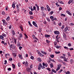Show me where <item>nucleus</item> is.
Returning <instances> with one entry per match:
<instances>
[{
    "instance_id": "f257e3e1",
    "label": "nucleus",
    "mask_w": 74,
    "mask_h": 74,
    "mask_svg": "<svg viewBox=\"0 0 74 74\" xmlns=\"http://www.w3.org/2000/svg\"><path fill=\"white\" fill-rule=\"evenodd\" d=\"M41 67H42V64H39V65H38V70H40L41 69Z\"/></svg>"
},
{
    "instance_id": "f03ea898",
    "label": "nucleus",
    "mask_w": 74,
    "mask_h": 74,
    "mask_svg": "<svg viewBox=\"0 0 74 74\" xmlns=\"http://www.w3.org/2000/svg\"><path fill=\"white\" fill-rule=\"evenodd\" d=\"M32 23H33V25H34V26H35V27H38L37 26V24H36V22H35V21H33Z\"/></svg>"
},
{
    "instance_id": "7ed1b4c3",
    "label": "nucleus",
    "mask_w": 74,
    "mask_h": 74,
    "mask_svg": "<svg viewBox=\"0 0 74 74\" xmlns=\"http://www.w3.org/2000/svg\"><path fill=\"white\" fill-rule=\"evenodd\" d=\"M46 6H47V7L48 10V11H51V9H50V8H49V6L48 5H47Z\"/></svg>"
},
{
    "instance_id": "20e7f679",
    "label": "nucleus",
    "mask_w": 74,
    "mask_h": 74,
    "mask_svg": "<svg viewBox=\"0 0 74 74\" xmlns=\"http://www.w3.org/2000/svg\"><path fill=\"white\" fill-rule=\"evenodd\" d=\"M16 7L17 9V12H19V5H16Z\"/></svg>"
},
{
    "instance_id": "39448f33",
    "label": "nucleus",
    "mask_w": 74,
    "mask_h": 74,
    "mask_svg": "<svg viewBox=\"0 0 74 74\" xmlns=\"http://www.w3.org/2000/svg\"><path fill=\"white\" fill-rule=\"evenodd\" d=\"M60 33L58 31H54V34H59Z\"/></svg>"
},
{
    "instance_id": "423d86ee",
    "label": "nucleus",
    "mask_w": 74,
    "mask_h": 74,
    "mask_svg": "<svg viewBox=\"0 0 74 74\" xmlns=\"http://www.w3.org/2000/svg\"><path fill=\"white\" fill-rule=\"evenodd\" d=\"M66 13H67V14H69V15H70L71 16V15H72L71 13H70V12H69V11L67 10L66 11Z\"/></svg>"
},
{
    "instance_id": "0eeeda50",
    "label": "nucleus",
    "mask_w": 74,
    "mask_h": 74,
    "mask_svg": "<svg viewBox=\"0 0 74 74\" xmlns=\"http://www.w3.org/2000/svg\"><path fill=\"white\" fill-rule=\"evenodd\" d=\"M2 21L3 22V25H4V26H5L6 25V23H5V21L4 20H2Z\"/></svg>"
},
{
    "instance_id": "6e6552de",
    "label": "nucleus",
    "mask_w": 74,
    "mask_h": 74,
    "mask_svg": "<svg viewBox=\"0 0 74 74\" xmlns=\"http://www.w3.org/2000/svg\"><path fill=\"white\" fill-rule=\"evenodd\" d=\"M30 68H28L26 69V71H28L29 72V71H30Z\"/></svg>"
},
{
    "instance_id": "1a4fd4ad",
    "label": "nucleus",
    "mask_w": 74,
    "mask_h": 74,
    "mask_svg": "<svg viewBox=\"0 0 74 74\" xmlns=\"http://www.w3.org/2000/svg\"><path fill=\"white\" fill-rule=\"evenodd\" d=\"M67 30H68V27H66L64 29V32H66L67 31Z\"/></svg>"
},
{
    "instance_id": "9d476101",
    "label": "nucleus",
    "mask_w": 74,
    "mask_h": 74,
    "mask_svg": "<svg viewBox=\"0 0 74 74\" xmlns=\"http://www.w3.org/2000/svg\"><path fill=\"white\" fill-rule=\"evenodd\" d=\"M12 7L13 8H15V3H14V2L13 3V4L12 5Z\"/></svg>"
},
{
    "instance_id": "9b49d317",
    "label": "nucleus",
    "mask_w": 74,
    "mask_h": 74,
    "mask_svg": "<svg viewBox=\"0 0 74 74\" xmlns=\"http://www.w3.org/2000/svg\"><path fill=\"white\" fill-rule=\"evenodd\" d=\"M73 1V0H70L68 2V4H70V3H72Z\"/></svg>"
},
{
    "instance_id": "f8f14e48",
    "label": "nucleus",
    "mask_w": 74,
    "mask_h": 74,
    "mask_svg": "<svg viewBox=\"0 0 74 74\" xmlns=\"http://www.w3.org/2000/svg\"><path fill=\"white\" fill-rule=\"evenodd\" d=\"M12 65L13 69H15V65L14 64H12Z\"/></svg>"
},
{
    "instance_id": "ddd939ff",
    "label": "nucleus",
    "mask_w": 74,
    "mask_h": 74,
    "mask_svg": "<svg viewBox=\"0 0 74 74\" xmlns=\"http://www.w3.org/2000/svg\"><path fill=\"white\" fill-rule=\"evenodd\" d=\"M45 37H50V35H46V34H45Z\"/></svg>"
},
{
    "instance_id": "4468645a",
    "label": "nucleus",
    "mask_w": 74,
    "mask_h": 74,
    "mask_svg": "<svg viewBox=\"0 0 74 74\" xmlns=\"http://www.w3.org/2000/svg\"><path fill=\"white\" fill-rule=\"evenodd\" d=\"M63 38L65 40H66L67 39V38H66V35L64 34L63 35Z\"/></svg>"
},
{
    "instance_id": "2eb2a0df",
    "label": "nucleus",
    "mask_w": 74,
    "mask_h": 74,
    "mask_svg": "<svg viewBox=\"0 0 74 74\" xmlns=\"http://www.w3.org/2000/svg\"><path fill=\"white\" fill-rule=\"evenodd\" d=\"M23 37V36L22 35V34H19V37L20 38H22Z\"/></svg>"
},
{
    "instance_id": "dca6fc26",
    "label": "nucleus",
    "mask_w": 74,
    "mask_h": 74,
    "mask_svg": "<svg viewBox=\"0 0 74 74\" xmlns=\"http://www.w3.org/2000/svg\"><path fill=\"white\" fill-rule=\"evenodd\" d=\"M52 72H53V73H56V71H55L54 69H52Z\"/></svg>"
},
{
    "instance_id": "f3484780",
    "label": "nucleus",
    "mask_w": 74,
    "mask_h": 74,
    "mask_svg": "<svg viewBox=\"0 0 74 74\" xmlns=\"http://www.w3.org/2000/svg\"><path fill=\"white\" fill-rule=\"evenodd\" d=\"M70 62H71V63H73L74 62L73 61V59H71L70 61Z\"/></svg>"
},
{
    "instance_id": "a211bd4d",
    "label": "nucleus",
    "mask_w": 74,
    "mask_h": 74,
    "mask_svg": "<svg viewBox=\"0 0 74 74\" xmlns=\"http://www.w3.org/2000/svg\"><path fill=\"white\" fill-rule=\"evenodd\" d=\"M60 70V67H59V66L57 68V69H56V70L57 71H58V70Z\"/></svg>"
},
{
    "instance_id": "6ab92c4d",
    "label": "nucleus",
    "mask_w": 74,
    "mask_h": 74,
    "mask_svg": "<svg viewBox=\"0 0 74 74\" xmlns=\"http://www.w3.org/2000/svg\"><path fill=\"white\" fill-rule=\"evenodd\" d=\"M50 56L51 57V58H54V55H50Z\"/></svg>"
},
{
    "instance_id": "aec40b11",
    "label": "nucleus",
    "mask_w": 74,
    "mask_h": 74,
    "mask_svg": "<svg viewBox=\"0 0 74 74\" xmlns=\"http://www.w3.org/2000/svg\"><path fill=\"white\" fill-rule=\"evenodd\" d=\"M0 39H3L4 38V37H3V36H2L1 35L0 36Z\"/></svg>"
},
{
    "instance_id": "412c9836",
    "label": "nucleus",
    "mask_w": 74,
    "mask_h": 74,
    "mask_svg": "<svg viewBox=\"0 0 74 74\" xmlns=\"http://www.w3.org/2000/svg\"><path fill=\"white\" fill-rule=\"evenodd\" d=\"M19 58L21 59H22V58H23V57H22V55H19Z\"/></svg>"
},
{
    "instance_id": "4be33fe9",
    "label": "nucleus",
    "mask_w": 74,
    "mask_h": 74,
    "mask_svg": "<svg viewBox=\"0 0 74 74\" xmlns=\"http://www.w3.org/2000/svg\"><path fill=\"white\" fill-rule=\"evenodd\" d=\"M6 21H9L10 20V17L8 16L7 17V18L6 19Z\"/></svg>"
},
{
    "instance_id": "5701e85b",
    "label": "nucleus",
    "mask_w": 74,
    "mask_h": 74,
    "mask_svg": "<svg viewBox=\"0 0 74 74\" xmlns=\"http://www.w3.org/2000/svg\"><path fill=\"white\" fill-rule=\"evenodd\" d=\"M50 65L51 68H52V67H53V64H50Z\"/></svg>"
},
{
    "instance_id": "b1692460",
    "label": "nucleus",
    "mask_w": 74,
    "mask_h": 74,
    "mask_svg": "<svg viewBox=\"0 0 74 74\" xmlns=\"http://www.w3.org/2000/svg\"><path fill=\"white\" fill-rule=\"evenodd\" d=\"M41 11H44V7L42 6L41 7Z\"/></svg>"
},
{
    "instance_id": "393cba45",
    "label": "nucleus",
    "mask_w": 74,
    "mask_h": 74,
    "mask_svg": "<svg viewBox=\"0 0 74 74\" xmlns=\"http://www.w3.org/2000/svg\"><path fill=\"white\" fill-rule=\"evenodd\" d=\"M25 65L26 66H27L28 65V62H27V61H26L25 63Z\"/></svg>"
},
{
    "instance_id": "a878e982",
    "label": "nucleus",
    "mask_w": 74,
    "mask_h": 74,
    "mask_svg": "<svg viewBox=\"0 0 74 74\" xmlns=\"http://www.w3.org/2000/svg\"><path fill=\"white\" fill-rule=\"evenodd\" d=\"M38 60L39 62H41V58H38Z\"/></svg>"
},
{
    "instance_id": "bb28decb",
    "label": "nucleus",
    "mask_w": 74,
    "mask_h": 74,
    "mask_svg": "<svg viewBox=\"0 0 74 74\" xmlns=\"http://www.w3.org/2000/svg\"><path fill=\"white\" fill-rule=\"evenodd\" d=\"M66 74H70V71H67L66 72Z\"/></svg>"
},
{
    "instance_id": "cd10ccee",
    "label": "nucleus",
    "mask_w": 74,
    "mask_h": 74,
    "mask_svg": "<svg viewBox=\"0 0 74 74\" xmlns=\"http://www.w3.org/2000/svg\"><path fill=\"white\" fill-rule=\"evenodd\" d=\"M28 23L30 26L31 27L33 26L32 25V24H31V23H30V21L28 22Z\"/></svg>"
},
{
    "instance_id": "c85d7f7f",
    "label": "nucleus",
    "mask_w": 74,
    "mask_h": 74,
    "mask_svg": "<svg viewBox=\"0 0 74 74\" xmlns=\"http://www.w3.org/2000/svg\"><path fill=\"white\" fill-rule=\"evenodd\" d=\"M5 12L4 11H3L2 12V15H5Z\"/></svg>"
},
{
    "instance_id": "c756f323",
    "label": "nucleus",
    "mask_w": 74,
    "mask_h": 74,
    "mask_svg": "<svg viewBox=\"0 0 74 74\" xmlns=\"http://www.w3.org/2000/svg\"><path fill=\"white\" fill-rule=\"evenodd\" d=\"M59 2L60 4H64V3H63V1H59Z\"/></svg>"
},
{
    "instance_id": "7c9ffc66",
    "label": "nucleus",
    "mask_w": 74,
    "mask_h": 74,
    "mask_svg": "<svg viewBox=\"0 0 74 74\" xmlns=\"http://www.w3.org/2000/svg\"><path fill=\"white\" fill-rule=\"evenodd\" d=\"M12 34H13V35H14L15 34V31L14 30H12Z\"/></svg>"
},
{
    "instance_id": "2f4dec72",
    "label": "nucleus",
    "mask_w": 74,
    "mask_h": 74,
    "mask_svg": "<svg viewBox=\"0 0 74 74\" xmlns=\"http://www.w3.org/2000/svg\"><path fill=\"white\" fill-rule=\"evenodd\" d=\"M20 29H21V30H22V31H23V27H22V26H20Z\"/></svg>"
},
{
    "instance_id": "473e14b6",
    "label": "nucleus",
    "mask_w": 74,
    "mask_h": 74,
    "mask_svg": "<svg viewBox=\"0 0 74 74\" xmlns=\"http://www.w3.org/2000/svg\"><path fill=\"white\" fill-rule=\"evenodd\" d=\"M55 53H56V54H58V53H60V51L57 52V51H56L55 52Z\"/></svg>"
},
{
    "instance_id": "72a5a7b5",
    "label": "nucleus",
    "mask_w": 74,
    "mask_h": 74,
    "mask_svg": "<svg viewBox=\"0 0 74 74\" xmlns=\"http://www.w3.org/2000/svg\"><path fill=\"white\" fill-rule=\"evenodd\" d=\"M30 15H33V12H32V11H30L29 12Z\"/></svg>"
},
{
    "instance_id": "f704fd0d",
    "label": "nucleus",
    "mask_w": 74,
    "mask_h": 74,
    "mask_svg": "<svg viewBox=\"0 0 74 74\" xmlns=\"http://www.w3.org/2000/svg\"><path fill=\"white\" fill-rule=\"evenodd\" d=\"M12 48L13 49H15V47L13 46L12 47Z\"/></svg>"
},
{
    "instance_id": "c9c22d12",
    "label": "nucleus",
    "mask_w": 74,
    "mask_h": 74,
    "mask_svg": "<svg viewBox=\"0 0 74 74\" xmlns=\"http://www.w3.org/2000/svg\"><path fill=\"white\" fill-rule=\"evenodd\" d=\"M70 52H68L67 53V55H68V56H71V55L70 54Z\"/></svg>"
},
{
    "instance_id": "e433bc0d",
    "label": "nucleus",
    "mask_w": 74,
    "mask_h": 74,
    "mask_svg": "<svg viewBox=\"0 0 74 74\" xmlns=\"http://www.w3.org/2000/svg\"><path fill=\"white\" fill-rule=\"evenodd\" d=\"M2 36L3 37H6V34H2Z\"/></svg>"
},
{
    "instance_id": "4c0bfd02",
    "label": "nucleus",
    "mask_w": 74,
    "mask_h": 74,
    "mask_svg": "<svg viewBox=\"0 0 74 74\" xmlns=\"http://www.w3.org/2000/svg\"><path fill=\"white\" fill-rule=\"evenodd\" d=\"M32 37H33V38H34V39H35V38L36 37V36H35V35H33L32 36Z\"/></svg>"
},
{
    "instance_id": "58836bf2",
    "label": "nucleus",
    "mask_w": 74,
    "mask_h": 74,
    "mask_svg": "<svg viewBox=\"0 0 74 74\" xmlns=\"http://www.w3.org/2000/svg\"><path fill=\"white\" fill-rule=\"evenodd\" d=\"M60 58H62V59H64L65 58H66V57L64 56H61L60 57Z\"/></svg>"
},
{
    "instance_id": "ea45409f",
    "label": "nucleus",
    "mask_w": 74,
    "mask_h": 74,
    "mask_svg": "<svg viewBox=\"0 0 74 74\" xmlns=\"http://www.w3.org/2000/svg\"><path fill=\"white\" fill-rule=\"evenodd\" d=\"M46 41L47 43H49L50 42V41L47 40H46Z\"/></svg>"
},
{
    "instance_id": "a19ab883",
    "label": "nucleus",
    "mask_w": 74,
    "mask_h": 74,
    "mask_svg": "<svg viewBox=\"0 0 74 74\" xmlns=\"http://www.w3.org/2000/svg\"><path fill=\"white\" fill-rule=\"evenodd\" d=\"M33 10H36V8L35 6H34L33 7Z\"/></svg>"
},
{
    "instance_id": "79ce46f5",
    "label": "nucleus",
    "mask_w": 74,
    "mask_h": 74,
    "mask_svg": "<svg viewBox=\"0 0 74 74\" xmlns=\"http://www.w3.org/2000/svg\"><path fill=\"white\" fill-rule=\"evenodd\" d=\"M64 48L65 49H69V48L66 47H64Z\"/></svg>"
},
{
    "instance_id": "37998d69",
    "label": "nucleus",
    "mask_w": 74,
    "mask_h": 74,
    "mask_svg": "<svg viewBox=\"0 0 74 74\" xmlns=\"http://www.w3.org/2000/svg\"><path fill=\"white\" fill-rule=\"evenodd\" d=\"M36 8H37V11H39L40 9H39V6H38V7H36Z\"/></svg>"
},
{
    "instance_id": "c03bdc74",
    "label": "nucleus",
    "mask_w": 74,
    "mask_h": 74,
    "mask_svg": "<svg viewBox=\"0 0 74 74\" xmlns=\"http://www.w3.org/2000/svg\"><path fill=\"white\" fill-rule=\"evenodd\" d=\"M62 71H63V70L62 69H61V70H60L59 71V72L58 73L59 74H60V73H61V72H62Z\"/></svg>"
},
{
    "instance_id": "a18cd8bd",
    "label": "nucleus",
    "mask_w": 74,
    "mask_h": 74,
    "mask_svg": "<svg viewBox=\"0 0 74 74\" xmlns=\"http://www.w3.org/2000/svg\"><path fill=\"white\" fill-rule=\"evenodd\" d=\"M24 35L26 38H28V37H27V35L25 34Z\"/></svg>"
},
{
    "instance_id": "49530a36",
    "label": "nucleus",
    "mask_w": 74,
    "mask_h": 74,
    "mask_svg": "<svg viewBox=\"0 0 74 74\" xmlns=\"http://www.w3.org/2000/svg\"><path fill=\"white\" fill-rule=\"evenodd\" d=\"M53 13V11H52L51 12H50V14H51V15H52V14Z\"/></svg>"
},
{
    "instance_id": "de8ad7c7",
    "label": "nucleus",
    "mask_w": 74,
    "mask_h": 74,
    "mask_svg": "<svg viewBox=\"0 0 74 74\" xmlns=\"http://www.w3.org/2000/svg\"><path fill=\"white\" fill-rule=\"evenodd\" d=\"M61 16H66V15H65V14H61Z\"/></svg>"
},
{
    "instance_id": "09e8293b",
    "label": "nucleus",
    "mask_w": 74,
    "mask_h": 74,
    "mask_svg": "<svg viewBox=\"0 0 74 74\" xmlns=\"http://www.w3.org/2000/svg\"><path fill=\"white\" fill-rule=\"evenodd\" d=\"M47 70H48L49 71H51V69L48 68L47 69Z\"/></svg>"
},
{
    "instance_id": "8fccbe9b",
    "label": "nucleus",
    "mask_w": 74,
    "mask_h": 74,
    "mask_svg": "<svg viewBox=\"0 0 74 74\" xmlns=\"http://www.w3.org/2000/svg\"><path fill=\"white\" fill-rule=\"evenodd\" d=\"M22 47H19V49L20 50H21V49H22Z\"/></svg>"
},
{
    "instance_id": "3c124183",
    "label": "nucleus",
    "mask_w": 74,
    "mask_h": 74,
    "mask_svg": "<svg viewBox=\"0 0 74 74\" xmlns=\"http://www.w3.org/2000/svg\"><path fill=\"white\" fill-rule=\"evenodd\" d=\"M62 10V8L61 7H60L59 8V11H61V10Z\"/></svg>"
},
{
    "instance_id": "603ef678",
    "label": "nucleus",
    "mask_w": 74,
    "mask_h": 74,
    "mask_svg": "<svg viewBox=\"0 0 74 74\" xmlns=\"http://www.w3.org/2000/svg\"><path fill=\"white\" fill-rule=\"evenodd\" d=\"M64 59V60L65 61V62H67V59L66 58Z\"/></svg>"
},
{
    "instance_id": "864d4df0",
    "label": "nucleus",
    "mask_w": 74,
    "mask_h": 74,
    "mask_svg": "<svg viewBox=\"0 0 74 74\" xmlns=\"http://www.w3.org/2000/svg\"><path fill=\"white\" fill-rule=\"evenodd\" d=\"M31 59L33 60V59H34V57L33 56H31Z\"/></svg>"
},
{
    "instance_id": "5fc2aeb1",
    "label": "nucleus",
    "mask_w": 74,
    "mask_h": 74,
    "mask_svg": "<svg viewBox=\"0 0 74 74\" xmlns=\"http://www.w3.org/2000/svg\"><path fill=\"white\" fill-rule=\"evenodd\" d=\"M68 45L69 47H70V46H71V43H69L68 44Z\"/></svg>"
},
{
    "instance_id": "6e6d98bb",
    "label": "nucleus",
    "mask_w": 74,
    "mask_h": 74,
    "mask_svg": "<svg viewBox=\"0 0 74 74\" xmlns=\"http://www.w3.org/2000/svg\"><path fill=\"white\" fill-rule=\"evenodd\" d=\"M53 18L54 17L52 16H51L50 17V18L51 19H53Z\"/></svg>"
},
{
    "instance_id": "4d7b16f0",
    "label": "nucleus",
    "mask_w": 74,
    "mask_h": 74,
    "mask_svg": "<svg viewBox=\"0 0 74 74\" xmlns=\"http://www.w3.org/2000/svg\"><path fill=\"white\" fill-rule=\"evenodd\" d=\"M64 28V25H63L62 27H61L62 29H63Z\"/></svg>"
},
{
    "instance_id": "13d9d810",
    "label": "nucleus",
    "mask_w": 74,
    "mask_h": 74,
    "mask_svg": "<svg viewBox=\"0 0 74 74\" xmlns=\"http://www.w3.org/2000/svg\"><path fill=\"white\" fill-rule=\"evenodd\" d=\"M13 56H16V55L15 53H13Z\"/></svg>"
},
{
    "instance_id": "bf43d9fd",
    "label": "nucleus",
    "mask_w": 74,
    "mask_h": 74,
    "mask_svg": "<svg viewBox=\"0 0 74 74\" xmlns=\"http://www.w3.org/2000/svg\"><path fill=\"white\" fill-rule=\"evenodd\" d=\"M5 63H4V64H6V63H7V60H5Z\"/></svg>"
},
{
    "instance_id": "052dcab7",
    "label": "nucleus",
    "mask_w": 74,
    "mask_h": 74,
    "mask_svg": "<svg viewBox=\"0 0 74 74\" xmlns=\"http://www.w3.org/2000/svg\"><path fill=\"white\" fill-rule=\"evenodd\" d=\"M58 25L60 26L61 25H62V23H60L58 24Z\"/></svg>"
},
{
    "instance_id": "680f3d73",
    "label": "nucleus",
    "mask_w": 74,
    "mask_h": 74,
    "mask_svg": "<svg viewBox=\"0 0 74 74\" xmlns=\"http://www.w3.org/2000/svg\"><path fill=\"white\" fill-rule=\"evenodd\" d=\"M69 49H70V51H71L72 50H74V49H73V48H71V49L69 48Z\"/></svg>"
},
{
    "instance_id": "e2e57ef3",
    "label": "nucleus",
    "mask_w": 74,
    "mask_h": 74,
    "mask_svg": "<svg viewBox=\"0 0 74 74\" xmlns=\"http://www.w3.org/2000/svg\"><path fill=\"white\" fill-rule=\"evenodd\" d=\"M41 68L42 69H45V66H42H42H41Z\"/></svg>"
},
{
    "instance_id": "0e129e2a",
    "label": "nucleus",
    "mask_w": 74,
    "mask_h": 74,
    "mask_svg": "<svg viewBox=\"0 0 74 74\" xmlns=\"http://www.w3.org/2000/svg\"><path fill=\"white\" fill-rule=\"evenodd\" d=\"M9 60H10V61H12V58H9Z\"/></svg>"
},
{
    "instance_id": "69168bd1",
    "label": "nucleus",
    "mask_w": 74,
    "mask_h": 74,
    "mask_svg": "<svg viewBox=\"0 0 74 74\" xmlns=\"http://www.w3.org/2000/svg\"><path fill=\"white\" fill-rule=\"evenodd\" d=\"M56 4L57 7H59V4H58V3H56Z\"/></svg>"
},
{
    "instance_id": "338daca9",
    "label": "nucleus",
    "mask_w": 74,
    "mask_h": 74,
    "mask_svg": "<svg viewBox=\"0 0 74 74\" xmlns=\"http://www.w3.org/2000/svg\"><path fill=\"white\" fill-rule=\"evenodd\" d=\"M58 66V67H61V66H62V65H61V64H59Z\"/></svg>"
},
{
    "instance_id": "774afa93",
    "label": "nucleus",
    "mask_w": 74,
    "mask_h": 74,
    "mask_svg": "<svg viewBox=\"0 0 74 74\" xmlns=\"http://www.w3.org/2000/svg\"><path fill=\"white\" fill-rule=\"evenodd\" d=\"M41 31H42L41 29H39V32H41Z\"/></svg>"
}]
</instances>
